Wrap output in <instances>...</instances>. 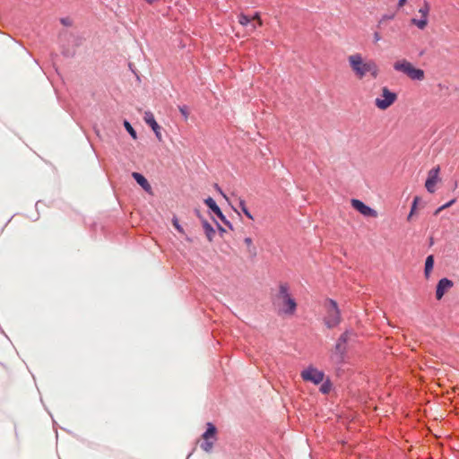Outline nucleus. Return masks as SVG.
Segmentation results:
<instances>
[{
	"mask_svg": "<svg viewBox=\"0 0 459 459\" xmlns=\"http://www.w3.org/2000/svg\"><path fill=\"white\" fill-rule=\"evenodd\" d=\"M349 65L356 76L361 80L369 74L373 79H377L380 70L377 64L372 59H367L359 53H355L348 56Z\"/></svg>",
	"mask_w": 459,
	"mask_h": 459,
	"instance_id": "nucleus-1",
	"label": "nucleus"
},
{
	"mask_svg": "<svg viewBox=\"0 0 459 459\" xmlns=\"http://www.w3.org/2000/svg\"><path fill=\"white\" fill-rule=\"evenodd\" d=\"M275 306L278 308V313L281 315L293 316L297 309V303L295 299L289 293L287 284H281L279 287V293L276 297Z\"/></svg>",
	"mask_w": 459,
	"mask_h": 459,
	"instance_id": "nucleus-2",
	"label": "nucleus"
},
{
	"mask_svg": "<svg viewBox=\"0 0 459 459\" xmlns=\"http://www.w3.org/2000/svg\"><path fill=\"white\" fill-rule=\"evenodd\" d=\"M396 72L402 73L413 81H423L425 73L422 69L415 67L405 58L396 60L393 65Z\"/></svg>",
	"mask_w": 459,
	"mask_h": 459,
	"instance_id": "nucleus-3",
	"label": "nucleus"
},
{
	"mask_svg": "<svg viewBox=\"0 0 459 459\" xmlns=\"http://www.w3.org/2000/svg\"><path fill=\"white\" fill-rule=\"evenodd\" d=\"M326 315L325 324L328 328H333L341 323V313L337 303L333 299H327L325 302Z\"/></svg>",
	"mask_w": 459,
	"mask_h": 459,
	"instance_id": "nucleus-4",
	"label": "nucleus"
},
{
	"mask_svg": "<svg viewBox=\"0 0 459 459\" xmlns=\"http://www.w3.org/2000/svg\"><path fill=\"white\" fill-rule=\"evenodd\" d=\"M352 336V333L345 331L337 340V342L332 351V359L336 363H341L344 359L347 351V342Z\"/></svg>",
	"mask_w": 459,
	"mask_h": 459,
	"instance_id": "nucleus-5",
	"label": "nucleus"
},
{
	"mask_svg": "<svg viewBox=\"0 0 459 459\" xmlns=\"http://www.w3.org/2000/svg\"><path fill=\"white\" fill-rule=\"evenodd\" d=\"M397 100V94L392 91L388 87L384 86L381 88V92L375 100V106L379 110H386Z\"/></svg>",
	"mask_w": 459,
	"mask_h": 459,
	"instance_id": "nucleus-6",
	"label": "nucleus"
},
{
	"mask_svg": "<svg viewBox=\"0 0 459 459\" xmlns=\"http://www.w3.org/2000/svg\"><path fill=\"white\" fill-rule=\"evenodd\" d=\"M430 12V4L429 2L424 1L420 8L418 10V13L420 18H412L411 23L416 26L419 30H425L429 24V15Z\"/></svg>",
	"mask_w": 459,
	"mask_h": 459,
	"instance_id": "nucleus-7",
	"label": "nucleus"
},
{
	"mask_svg": "<svg viewBox=\"0 0 459 459\" xmlns=\"http://www.w3.org/2000/svg\"><path fill=\"white\" fill-rule=\"evenodd\" d=\"M301 377L305 381L318 385L324 380L325 374L323 371H320L316 368L309 367L301 372Z\"/></svg>",
	"mask_w": 459,
	"mask_h": 459,
	"instance_id": "nucleus-8",
	"label": "nucleus"
},
{
	"mask_svg": "<svg viewBox=\"0 0 459 459\" xmlns=\"http://www.w3.org/2000/svg\"><path fill=\"white\" fill-rule=\"evenodd\" d=\"M144 122L151 126L152 131L154 132L157 140L161 143L163 142V137L161 134V127L159 126V124L156 122L154 118V115L151 111H145L143 116Z\"/></svg>",
	"mask_w": 459,
	"mask_h": 459,
	"instance_id": "nucleus-9",
	"label": "nucleus"
},
{
	"mask_svg": "<svg viewBox=\"0 0 459 459\" xmlns=\"http://www.w3.org/2000/svg\"><path fill=\"white\" fill-rule=\"evenodd\" d=\"M351 205L355 210L359 212L364 216L373 217V218H376L377 216V212L374 209L366 205L363 202H361L358 199H352Z\"/></svg>",
	"mask_w": 459,
	"mask_h": 459,
	"instance_id": "nucleus-10",
	"label": "nucleus"
},
{
	"mask_svg": "<svg viewBox=\"0 0 459 459\" xmlns=\"http://www.w3.org/2000/svg\"><path fill=\"white\" fill-rule=\"evenodd\" d=\"M439 167L433 168L429 171L428 178L425 183V186L429 193L436 191V184L438 182Z\"/></svg>",
	"mask_w": 459,
	"mask_h": 459,
	"instance_id": "nucleus-11",
	"label": "nucleus"
},
{
	"mask_svg": "<svg viewBox=\"0 0 459 459\" xmlns=\"http://www.w3.org/2000/svg\"><path fill=\"white\" fill-rule=\"evenodd\" d=\"M453 281L447 278L441 279L437 285L436 290V298L440 300L445 295L446 291L453 287Z\"/></svg>",
	"mask_w": 459,
	"mask_h": 459,
	"instance_id": "nucleus-12",
	"label": "nucleus"
},
{
	"mask_svg": "<svg viewBox=\"0 0 459 459\" xmlns=\"http://www.w3.org/2000/svg\"><path fill=\"white\" fill-rule=\"evenodd\" d=\"M205 204L230 229L232 226L226 221L225 216L222 214L220 207L216 204L215 201L212 197H208L204 200Z\"/></svg>",
	"mask_w": 459,
	"mask_h": 459,
	"instance_id": "nucleus-13",
	"label": "nucleus"
},
{
	"mask_svg": "<svg viewBox=\"0 0 459 459\" xmlns=\"http://www.w3.org/2000/svg\"><path fill=\"white\" fill-rule=\"evenodd\" d=\"M132 177L146 192H152V186L150 183L142 174L138 172H133Z\"/></svg>",
	"mask_w": 459,
	"mask_h": 459,
	"instance_id": "nucleus-14",
	"label": "nucleus"
},
{
	"mask_svg": "<svg viewBox=\"0 0 459 459\" xmlns=\"http://www.w3.org/2000/svg\"><path fill=\"white\" fill-rule=\"evenodd\" d=\"M216 433L217 429L215 426L212 423L209 422L207 423V429L202 435V437L204 440H216Z\"/></svg>",
	"mask_w": 459,
	"mask_h": 459,
	"instance_id": "nucleus-15",
	"label": "nucleus"
},
{
	"mask_svg": "<svg viewBox=\"0 0 459 459\" xmlns=\"http://www.w3.org/2000/svg\"><path fill=\"white\" fill-rule=\"evenodd\" d=\"M238 22L242 26L248 27V30L250 31H254L256 29V26L251 23V18L244 13L238 15Z\"/></svg>",
	"mask_w": 459,
	"mask_h": 459,
	"instance_id": "nucleus-16",
	"label": "nucleus"
},
{
	"mask_svg": "<svg viewBox=\"0 0 459 459\" xmlns=\"http://www.w3.org/2000/svg\"><path fill=\"white\" fill-rule=\"evenodd\" d=\"M244 243L247 246V253L249 256L255 257L256 255V248L253 244V240L251 238L247 237L244 239Z\"/></svg>",
	"mask_w": 459,
	"mask_h": 459,
	"instance_id": "nucleus-17",
	"label": "nucleus"
},
{
	"mask_svg": "<svg viewBox=\"0 0 459 459\" xmlns=\"http://www.w3.org/2000/svg\"><path fill=\"white\" fill-rule=\"evenodd\" d=\"M203 227H204V232H205V235L208 238L209 241H212V238H213V236L215 234V230H213V228L211 226L210 223H208L206 221H204L203 222Z\"/></svg>",
	"mask_w": 459,
	"mask_h": 459,
	"instance_id": "nucleus-18",
	"label": "nucleus"
},
{
	"mask_svg": "<svg viewBox=\"0 0 459 459\" xmlns=\"http://www.w3.org/2000/svg\"><path fill=\"white\" fill-rule=\"evenodd\" d=\"M433 265H434V257H433V255H429L426 258V262H425V275H426V277H429L430 272L433 269Z\"/></svg>",
	"mask_w": 459,
	"mask_h": 459,
	"instance_id": "nucleus-19",
	"label": "nucleus"
},
{
	"mask_svg": "<svg viewBox=\"0 0 459 459\" xmlns=\"http://www.w3.org/2000/svg\"><path fill=\"white\" fill-rule=\"evenodd\" d=\"M215 440H204V442L200 445L201 448L209 453L212 451L213 447V443Z\"/></svg>",
	"mask_w": 459,
	"mask_h": 459,
	"instance_id": "nucleus-20",
	"label": "nucleus"
},
{
	"mask_svg": "<svg viewBox=\"0 0 459 459\" xmlns=\"http://www.w3.org/2000/svg\"><path fill=\"white\" fill-rule=\"evenodd\" d=\"M124 126L126 129V131L129 133V134L132 136L133 139L137 138L135 130L133 128V126H131V124L128 121L126 120L124 122Z\"/></svg>",
	"mask_w": 459,
	"mask_h": 459,
	"instance_id": "nucleus-21",
	"label": "nucleus"
},
{
	"mask_svg": "<svg viewBox=\"0 0 459 459\" xmlns=\"http://www.w3.org/2000/svg\"><path fill=\"white\" fill-rule=\"evenodd\" d=\"M172 224L173 226L175 227V229L181 234H184L185 231L183 230V228L180 226L179 222H178V220L174 217L173 220H172Z\"/></svg>",
	"mask_w": 459,
	"mask_h": 459,
	"instance_id": "nucleus-22",
	"label": "nucleus"
},
{
	"mask_svg": "<svg viewBox=\"0 0 459 459\" xmlns=\"http://www.w3.org/2000/svg\"><path fill=\"white\" fill-rule=\"evenodd\" d=\"M455 202V199L449 201L448 203L445 204L444 205L440 206L436 212H435V215H437L441 211H443L444 209H446L448 207H450Z\"/></svg>",
	"mask_w": 459,
	"mask_h": 459,
	"instance_id": "nucleus-23",
	"label": "nucleus"
},
{
	"mask_svg": "<svg viewBox=\"0 0 459 459\" xmlns=\"http://www.w3.org/2000/svg\"><path fill=\"white\" fill-rule=\"evenodd\" d=\"M418 201H419V197H415L414 200H413V203H412L411 210L410 214L408 215V218H407L408 221H410L411 216L413 215L414 211H415L416 206H417V204H418Z\"/></svg>",
	"mask_w": 459,
	"mask_h": 459,
	"instance_id": "nucleus-24",
	"label": "nucleus"
},
{
	"mask_svg": "<svg viewBox=\"0 0 459 459\" xmlns=\"http://www.w3.org/2000/svg\"><path fill=\"white\" fill-rule=\"evenodd\" d=\"M331 389V385L330 383L326 382V383H324L321 387H320V391L323 393V394H327L329 393Z\"/></svg>",
	"mask_w": 459,
	"mask_h": 459,
	"instance_id": "nucleus-25",
	"label": "nucleus"
},
{
	"mask_svg": "<svg viewBox=\"0 0 459 459\" xmlns=\"http://www.w3.org/2000/svg\"><path fill=\"white\" fill-rule=\"evenodd\" d=\"M179 111H180V113L182 114V116H183L186 119H187L188 115H189L188 110H187V107H186V106L179 107Z\"/></svg>",
	"mask_w": 459,
	"mask_h": 459,
	"instance_id": "nucleus-26",
	"label": "nucleus"
},
{
	"mask_svg": "<svg viewBox=\"0 0 459 459\" xmlns=\"http://www.w3.org/2000/svg\"><path fill=\"white\" fill-rule=\"evenodd\" d=\"M252 21H256L258 26H262L263 25V22L261 20L259 13H255V14L251 18V22Z\"/></svg>",
	"mask_w": 459,
	"mask_h": 459,
	"instance_id": "nucleus-27",
	"label": "nucleus"
},
{
	"mask_svg": "<svg viewBox=\"0 0 459 459\" xmlns=\"http://www.w3.org/2000/svg\"><path fill=\"white\" fill-rule=\"evenodd\" d=\"M373 38H374L375 43H377L378 41H380L382 39V36L378 31L374 32Z\"/></svg>",
	"mask_w": 459,
	"mask_h": 459,
	"instance_id": "nucleus-28",
	"label": "nucleus"
},
{
	"mask_svg": "<svg viewBox=\"0 0 459 459\" xmlns=\"http://www.w3.org/2000/svg\"><path fill=\"white\" fill-rule=\"evenodd\" d=\"M241 211L243 212V213H244V214H245L248 219H250V220H254L253 215L249 212V211L247 210V207H246V208H243Z\"/></svg>",
	"mask_w": 459,
	"mask_h": 459,
	"instance_id": "nucleus-29",
	"label": "nucleus"
},
{
	"mask_svg": "<svg viewBox=\"0 0 459 459\" xmlns=\"http://www.w3.org/2000/svg\"><path fill=\"white\" fill-rule=\"evenodd\" d=\"M407 0H399L398 1V7L401 8L406 4Z\"/></svg>",
	"mask_w": 459,
	"mask_h": 459,
	"instance_id": "nucleus-30",
	"label": "nucleus"
},
{
	"mask_svg": "<svg viewBox=\"0 0 459 459\" xmlns=\"http://www.w3.org/2000/svg\"><path fill=\"white\" fill-rule=\"evenodd\" d=\"M239 207H240V209H241V210H242L243 208H246V207H247V206H246V203H245V201H244V200H242V199H240V200H239Z\"/></svg>",
	"mask_w": 459,
	"mask_h": 459,
	"instance_id": "nucleus-31",
	"label": "nucleus"
},
{
	"mask_svg": "<svg viewBox=\"0 0 459 459\" xmlns=\"http://www.w3.org/2000/svg\"><path fill=\"white\" fill-rule=\"evenodd\" d=\"M393 18H394V14H392V15H384L382 20H385V19L390 20V19H393Z\"/></svg>",
	"mask_w": 459,
	"mask_h": 459,
	"instance_id": "nucleus-32",
	"label": "nucleus"
},
{
	"mask_svg": "<svg viewBox=\"0 0 459 459\" xmlns=\"http://www.w3.org/2000/svg\"><path fill=\"white\" fill-rule=\"evenodd\" d=\"M147 3L151 4H153L155 3H158L160 2V0H145Z\"/></svg>",
	"mask_w": 459,
	"mask_h": 459,
	"instance_id": "nucleus-33",
	"label": "nucleus"
},
{
	"mask_svg": "<svg viewBox=\"0 0 459 459\" xmlns=\"http://www.w3.org/2000/svg\"><path fill=\"white\" fill-rule=\"evenodd\" d=\"M215 187L217 188V190L226 198V195L223 194V192L221 191V189L216 185Z\"/></svg>",
	"mask_w": 459,
	"mask_h": 459,
	"instance_id": "nucleus-34",
	"label": "nucleus"
},
{
	"mask_svg": "<svg viewBox=\"0 0 459 459\" xmlns=\"http://www.w3.org/2000/svg\"><path fill=\"white\" fill-rule=\"evenodd\" d=\"M218 228H219V230H220V231H221V232H224V231H225V230H224V229H223V228H221V226H219Z\"/></svg>",
	"mask_w": 459,
	"mask_h": 459,
	"instance_id": "nucleus-35",
	"label": "nucleus"
},
{
	"mask_svg": "<svg viewBox=\"0 0 459 459\" xmlns=\"http://www.w3.org/2000/svg\"><path fill=\"white\" fill-rule=\"evenodd\" d=\"M186 239L187 241L191 242V238H190L186 237Z\"/></svg>",
	"mask_w": 459,
	"mask_h": 459,
	"instance_id": "nucleus-36",
	"label": "nucleus"
}]
</instances>
